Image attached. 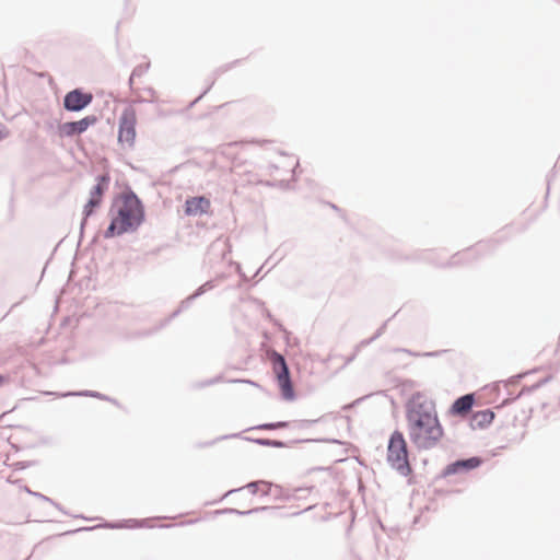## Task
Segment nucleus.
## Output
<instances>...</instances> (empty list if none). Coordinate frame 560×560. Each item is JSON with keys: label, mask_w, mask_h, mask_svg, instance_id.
Masks as SVG:
<instances>
[{"label": "nucleus", "mask_w": 560, "mask_h": 560, "mask_svg": "<svg viewBox=\"0 0 560 560\" xmlns=\"http://www.w3.org/2000/svg\"><path fill=\"white\" fill-rule=\"evenodd\" d=\"M408 436L418 451L434 448L444 436L435 404L427 400L422 392H415L406 401Z\"/></svg>", "instance_id": "1"}, {"label": "nucleus", "mask_w": 560, "mask_h": 560, "mask_svg": "<svg viewBox=\"0 0 560 560\" xmlns=\"http://www.w3.org/2000/svg\"><path fill=\"white\" fill-rule=\"evenodd\" d=\"M109 215L110 222L103 233L107 240L136 232L145 221V209L138 195L127 186L114 198Z\"/></svg>", "instance_id": "2"}, {"label": "nucleus", "mask_w": 560, "mask_h": 560, "mask_svg": "<svg viewBox=\"0 0 560 560\" xmlns=\"http://www.w3.org/2000/svg\"><path fill=\"white\" fill-rule=\"evenodd\" d=\"M386 462L401 477L408 478L413 475L410 451L404 433L398 429L394 430L388 438Z\"/></svg>", "instance_id": "3"}, {"label": "nucleus", "mask_w": 560, "mask_h": 560, "mask_svg": "<svg viewBox=\"0 0 560 560\" xmlns=\"http://www.w3.org/2000/svg\"><path fill=\"white\" fill-rule=\"evenodd\" d=\"M95 184L92 186L89 192V199L85 202L82 211V220L80 223V242L84 235V229L88 223V219L94 215L97 209L103 203L105 192L109 188L110 176L108 173L98 174L95 177Z\"/></svg>", "instance_id": "4"}, {"label": "nucleus", "mask_w": 560, "mask_h": 560, "mask_svg": "<svg viewBox=\"0 0 560 560\" xmlns=\"http://www.w3.org/2000/svg\"><path fill=\"white\" fill-rule=\"evenodd\" d=\"M271 364L281 398L285 401L295 400L296 392L293 387L291 371L284 355L278 351H273Z\"/></svg>", "instance_id": "5"}, {"label": "nucleus", "mask_w": 560, "mask_h": 560, "mask_svg": "<svg viewBox=\"0 0 560 560\" xmlns=\"http://www.w3.org/2000/svg\"><path fill=\"white\" fill-rule=\"evenodd\" d=\"M501 243L499 238H490L487 241H479L475 245L465 248L464 250L454 254L445 266L454 267L462 264H468L477 259L478 256L493 252Z\"/></svg>", "instance_id": "6"}, {"label": "nucleus", "mask_w": 560, "mask_h": 560, "mask_svg": "<svg viewBox=\"0 0 560 560\" xmlns=\"http://www.w3.org/2000/svg\"><path fill=\"white\" fill-rule=\"evenodd\" d=\"M136 125L137 117L136 110L128 106L126 107L118 121V141L127 143L129 147H133L136 140Z\"/></svg>", "instance_id": "7"}, {"label": "nucleus", "mask_w": 560, "mask_h": 560, "mask_svg": "<svg viewBox=\"0 0 560 560\" xmlns=\"http://www.w3.org/2000/svg\"><path fill=\"white\" fill-rule=\"evenodd\" d=\"M485 463V458L478 455H474L466 458H457L451 463H448L438 476V478H446L454 475H464L468 474L479 467H481Z\"/></svg>", "instance_id": "8"}, {"label": "nucleus", "mask_w": 560, "mask_h": 560, "mask_svg": "<svg viewBox=\"0 0 560 560\" xmlns=\"http://www.w3.org/2000/svg\"><path fill=\"white\" fill-rule=\"evenodd\" d=\"M149 522H150L149 518H142V520L128 518V520H120V521H113V522L106 521V522L95 525V526H86V527H80V528H75V529H69V530H66L65 533L60 534V536H70V535L77 534L79 532H89V530H93L96 528H109V529L130 528V529H135V528H140V527H151V525H149Z\"/></svg>", "instance_id": "9"}, {"label": "nucleus", "mask_w": 560, "mask_h": 560, "mask_svg": "<svg viewBox=\"0 0 560 560\" xmlns=\"http://www.w3.org/2000/svg\"><path fill=\"white\" fill-rule=\"evenodd\" d=\"M93 102V94L83 88H75L67 92L62 100L63 109L69 113H80Z\"/></svg>", "instance_id": "10"}, {"label": "nucleus", "mask_w": 560, "mask_h": 560, "mask_svg": "<svg viewBox=\"0 0 560 560\" xmlns=\"http://www.w3.org/2000/svg\"><path fill=\"white\" fill-rule=\"evenodd\" d=\"M98 117L96 115H88L79 120L61 122L57 126V135L62 138H73L84 133L90 127L96 125Z\"/></svg>", "instance_id": "11"}, {"label": "nucleus", "mask_w": 560, "mask_h": 560, "mask_svg": "<svg viewBox=\"0 0 560 560\" xmlns=\"http://www.w3.org/2000/svg\"><path fill=\"white\" fill-rule=\"evenodd\" d=\"M211 207L210 200L205 196H194L186 199L184 213L188 217H196L208 213Z\"/></svg>", "instance_id": "12"}, {"label": "nucleus", "mask_w": 560, "mask_h": 560, "mask_svg": "<svg viewBox=\"0 0 560 560\" xmlns=\"http://www.w3.org/2000/svg\"><path fill=\"white\" fill-rule=\"evenodd\" d=\"M476 402L474 393H468L457 397L450 406L447 415L453 417H462L469 412Z\"/></svg>", "instance_id": "13"}, {"label": "nucleus", "mask_w": 560, "mask_h": 560, "mask_svg": "<svg viewBox=\"0 0 560 560\" xmlns=\"http://www.w3.org/2000/svg\"><path fill=\"white\" fill-rule=\"evenodd\" d=\"M551 380V376L548 375L541 380H539L538 382H536L535 384L530 385V386H524L520 393L515 396H511V393L509 392L508 389V384L504 383V389L506 392V397L502 399V401L495 406L497 409H501L510 404H512L513 401L517 400L520 397H522L524 394H529V393H533L535 392L536 389L540 388L541 386H544L545 384H547L549 381Z\"/></svg>", "instance_id": "14"}, {"label": "nucleus", "mask_w": 560, "mask_h": 560, "mask_svg": "<svg viewBox=\"0 0 560 560\" xmlns=\"http://www.w3.org/2000/svg\"><path fill=\"white\" fill-rule=\"evenodd\" d=\"M495 418V413L492 409L478 410L471 413L469 419V425L472 430L488 428Z\"/></svg>", "instance_id": "15"}, {"label": "nucleus", "mask_w": 560, "mask_h": 560, "mask_svg": "<svg viewBox=\"0 0 560 560\" xmlns=\"http://www.w3.org/2000/svg\"><path fill=\"white\" fill-rule=\"evenodd\" d=\"M224 278H225V276L222 273V275L217 276L213 279L207 280L205 283L199 285L191 294H189L188 296L185 298V304L183 305V307L191 306L192 303L197 299H199L200 296H202L207 292H209V291L213 290L214 288H217L219 282L222 281Z\"/></svg>", "instance_id": "16"}, {"label": "nucleus", "mask_w": 560, "mask_h": 560, "mask_svg": "<svg viewBox=\"0 0 560 560\" xmlns=\"http://www.w3.org/2000/svg\"><path fill=\"white\" fill-rule=\"evenodd\" d=\"M60 397H92L97 398L100 400L109 401L116 406H119V402L117 399L109 397L103 393L91 390V389H83V390H73V392H66L59 394Z\"/></svg>", "instance_id": "17"}, {"label": "nucleus", "mask_w": 560, "mask_h": 560, "mask_svg": "<svg viewBox=\"0 0 560 560\" xmlns=\"http://www.w3.org/2000/svg\"><path fill=\"white\" fill-rule=\"evenodd\" d=\"M244 440L255 443L260 446H267V447H276V448H285L291 447L292 445H295L296 443H292V440L289 442H284L281 440H273L268 438H249L245 436Z\"/></svg>", "instance_id": "18"}, {"label": "nucleus", "mask_w": 560, "mask_h": 560, "mask_svg": "<svg viewBox=\"0 0 560 560\" xmlns=\"http://www.w3.org/2000/svg\"><path fill=\"white\" fill-rule=\"evenodd\" d=\"M184 304H185V299L179 302L178 307L175 311H173V313L170 315V317L167 319H165L164 322H162L160 326H158L153 329H150V330L141 331L138 334V336L148 337V336H151L152 334L156 332L160 328H162L164 325H166L171 319L177 317L180 313L187 311L190 307V306L183 307Z\"/></svg>", "instance_id": "19"}, {"label": "nucleus", "mask_w": 560, "mask_h": 560, "mask_svg": "<svg viewBox=\"0 0 560 560\" xmlns=\"http://www.w3.org/2000/svg\"><path fill=\"white\" fill-rule=\"evenodd\" d=\"M291 427V421H276V422H264L244 430V432L257 430V431H272L279 429H287Z\"/></svg>", "instance_id": "20"}, {"label": "nucleus", "mask_w": 560, "mask_h": 560, "mask_svg": "<svg viewBox=\"0 0 560 560\" xmlns=\"http://www.w3.org/2000/svg\"><path fill=\"white\" fill-rule=\"evenodd\" d=\"M262 481L264 480H256V481H250L248 482L245 487H240V488H236V489H231L229 490L228 492H225L223 494V497L221 499H224L226 498L228 495L234 493V492H238L243 489H248V491L252 493V494H256L258 492V489H259V486L262 485Z\"/></svg>", "instance_id": "21"}, {"label": "nucleus", "mask_w": 560, "mask_h": 560, "mask_svg": "<svg viewBox=\"0 0 560 560\" xmlns=\"http://www.w3.org/2000/svg\"><path fill=\"white\" fill-rule=\"evenodd\" d=\"M292 443H332L343 444L342 441L335 438H317V439H296L292 440Z\"/></svg>", "instance_id": "22"}, {"label": "nucleus", "mask_w": 560, "mask_h": 560, "mask_svg": "<svg viewBox=\"0 0 560 560\" xmlns=\"http://www.w3.org/2000/svg\"><path fill=\"white\" fill-rule=\"evenodd\" d=\"M261 185L267 187H277L282 190H289L292 189L293 186L291 185V180L288 179H280V180H262L260 182Z\"/></svg>", "instance_id": "23"}, {"label": "nucleus", "mask_w": 560, "mask_h": 560, "mask_svg": "<svg viewBox=\"0 0 560 560\" xmlns=\"http://www.w3.org/2000/svg\"><path fill=\"white\" fill-rule=\"evenodd\" d=\"M323 419H324V417H319L317 419L294 420V421H291V425H293L296 429H306V428L314 425L315 423H319L320 421H323Z\"/></svg>", "instance_id": "24"}, {"label": "nucleus", "mask_w": 560, "mask_h": 560, "mask_svg": "<svg viewBox=\"0 0 560 560\" xmlns=\"http://www.w3.org/2000/svg\"><path fill=\"white\" fill-rule=\"evenodd\" d=\"M241 61H242V59H235L229 63L218 67L212 73L213 78H215V79L219 78L221 74L228 72L229 70H231L234 67H236L237 65H240Z\"/></svg>", "instance_id": "25"}, {"label": "nucleus", "mask_w": 560, "mask_h": 560, "mask_svg": "<svg viewBox=\"0 0 560 560\" xmlns=\"http://www.w3.org/2000/svg\"><path fill=\"white\" fill-rule=\"evenodd\" d=\"M50 504L52 506H55L58 511H60L62 514L72 516L73 518H81V520H85V521H92L93 520V518H89V517L84 516L83 514H70L60 503H58L54 499H52V502Z\"/></svg>", "instance_id": "26"}, {"label": "nucleus", "mask_w": 560, "mask_h": 560, "mask_svg": "<svg viewBox=\"0 0 560 560\" xmlns=\"http://www.w3.org/2000/svg\"><path fill=\"white\" fill-rule=\"evenodd\" d=\"M237 438H242V432H240V433H232V434H225V435L217 438L215 440H212V441H209V442H206V443H200V444H198V446L199 447L211 446L214 443H217L218 441L228 440V439H237Z\"/></svg>", "instance_id": "27"}, {"label": "nucleus", "mask_w": 560, "mask_h": 560, "mask_svg": "<svg viewBox=\"0 0 560 560\" xmlns=\"http://www.w3.org/2000/svg\"><path fill=\"white\" fill-rule=\"evenodd\" d=\"M149 68H150V62L137 65L132 69V77H137V78L142 77L149 70Z\"/></svg>", "instance_id": "28"}, {"label": "nucleus", "mask_w": 560, "mask_h": 560, "mask_svg": "<svg viewBox=\"0 0 560 560\" xmlns=\"http://www.w3.org/2000/svg\"><path fill=\"white\" fill-rule=\"evenodd\" d=\"M222 381V375H217L212 378H209V380H206V381H202L200 383H198L195 387L196 388H203V387H207V386H211V385H214L219 382Z\"/></svg>", "instance_id": "29"}, {"label": "nucleus", "mask_w": 560, "mask_h": 560, "mask_svg": "<svg viewBox=\"0 0 560 560\" xmlns=\"http://www.w3.org/2000/svg\"><path fill=\"white\" fill-rule=\"evenodd\" d=\"M372 394H369V395H364L360 398H357L354 399L353 401L349 402V404H346L342 406V410L345 411H348V410H351L352 408L359 406L363 400L368 399L369 397H371Z\"/></svg>", "instance_id": "30"}, {"label": "nucleus", "mask_w": 560, "mask_h": 560, "mask_svg": "<svg viewBox=\"0 0 560 560\" xmlns=\"http://www.w3.org/2000/svg\"><path fill=\"white\" fill-rule=\"evenodd\" d=\"M36 464H37L36 460H20V462L14 463L13 466L16 470H23V469L32 467Z\"/></svg>", "instance_id": "31"}, {"label": "nucleus", "mask_w": 560, "mask_h": 560, "mask_svg": "<svg viewBox=\"0 0 560 560\" xmlns=\"http://www.w3.org/2000/svg\"><path fill=\"white\" fill-rule=\"evenodd\" d=\"M219 514H235L238 516H246L245 511H241L234 508H225L223 510L218 511Z\"/></svg>", "instance_id": "32"}, {"label": "nucleus", "mask_w": 560, "mask_h": 560, "mask_svg": "<svg viewBox=\"0 0 560 560\" xmlns=\"http://www.w3.org/2000/svg\"><path fill=\"white\" fill-rule=\"evenodd\" d=\"M393 352H404V353H407L411 357H416V358H422V353L423 352H417V351H412L410 349H406V348H393L392 349Z\"/></svg>", "instance_id": "33"}, {"label": "nucleus", "mask_w": 560, "mask_h": 560, "mask_svg": "<svg viewBox=\"0 0 560 560\" xmlns=\"http://www.w3.org/2000/svg\"><path fill=\"white\" fill-rule=\"evenodd\" d=\"M229 382L230 383H244V384L252 385V386L262 389L261 385H259L257 382L249 380V378H235V380H230Z\"/></svg>", "instance_id": "34"}, {"label": "nucleus", "mask_w": 560, "mask_h": 560, "mask_svg": "<svg viewBox=\"0 0 560 560\" xmlns=\"http://www.w3.org/2000/svg\"><path fill=\"white\" fill-rule=\"evenodd\" d=\"M450 350L447 349H443V350H435V351H428V352H423L421 355L422 358H439L441 357L442 354L448 352Z\"/></svg>", "instance_id": "35"}, {"label": "nucleus", "mask_w": 560, "mask_h": 560, "mask_svg": "<svg viewBox=\"0 0 560 560\" xmlns=\"http://www.w3.org/2000/svg\"><path fill=\"white\" fill-rule=\"evenodd\" d=\"M276 509L275 506H257V508H253V509H249V510H246L245 513L246 515H253V514H257L259 512H264V511H269V510H273Z\"/></svg>", "instance_id": "36"}, {"label": "nucleus", "mask_w": 560, "mask_h": 560, "mask_svg": "<svg viewBox=\"0 0 560 560\" xmlns=\"http://www.w3.org/2000/svg\"><path fill=\"white\" fill-rule=\"evenodd\" d=\"M372 342H374V338L370 337V338H366V339H363L361 340L355 347V352H360V350L364 347H368L369 345H371Z\"/></svg>", "instance_id": "37"}, {"label": "nucleus", "mask_w": 560, "mask_h": 560, "mask_svg": "<svg viewBox=\"0 0 560 560\" xmlns=\"http://www.w3.org/2000/svg\"><path fill=\"white\" fill-rule=\"evenodd\" d=\"M262 486H265V489H262L261 491V495L262 497H267V495H270L271 494V488H272V483L269 482V481H262Z\"/></svg>", "instance_id": "38"}, {"label": "nucleus", "mask_w": 560, "mask_h": 560, "mask_svg": "<svg viewBox=\"0 0 560 560\" xmlns=\"http://www.w3.org/2000/svg\"><path fill=\"white\" fill-rule=\"evenodd\" d=\"M386 325H387V322H385L381 327H378L376 329V331L373 334V336H371L372 338H374V341L376 339H378L384 334Z\"/></svg>", "instance_id": "39"}, {"label": "nucleus", "mask_w": 560, "mask_h": 560, "mask_svg": "<svg viewBox=\"0 0 560 560\" xmlns=\"http://www.w3.org/2000/svg\"><path fill=\"white\" fill-rule=\"evenodd\" d=\"M300 168V162L296 161L295 165L292 168V177H291V185L298 180V170Z\"/></svg>", "instance_id": "40"}, {"label": "nucleus", "mask_w": 560, "mask_h": 560, "mask_svg": "<svg viewBox=\"0 0 560 560\" xmlns=\"http://www.w3.org/2000/svg\"><path fill=\"white\" fill-rule=\"evenodd\" d=\"M32 495L37 498V499H39V500H42V501L48 502V503L52 502L51 498H49V497H47V495H45V494H43L40 492H37V491L35 493H32Z\"/></svg>", "instance_id": "41"}, {"label": "nucleus", "mask_w": 560, "mask_h": 560, "mask_svg": "<svg viewBox=\"0 0 560 560\" xmlns=\"http://www.w3.org/2000/svg\"><path fill=\"white\" fill-rule=\"evenodd\" d=\"M359 352H355V349H353V352L351 355H349L348 358H346L345 360V363L342 364L341 369H343L345 366H347L348 364H350L352 361L355 360L357 355H358Z\"/></svg>", "instance_id": "42"}, {"label": "nucleus", "mask_w": 560, "mask_h": 560, "mask_svg": "<svg viewBox=\"0 0 560 560\" xmlns=\"http://www.w3.org/2000/svg\"><path fill=\"white\" fill-rule=\"evenodd\" d=\"M264 314H265L266 318H268V319L273 322V325L278 326L281 330L283 329V326L281 325V323H279L278 320L273 319L271 313L268 310H266Z\"/></svg>", "instance_id": "43"}, {"label": "nucleus", "mask_w": 560, "mask_h": 560, "mask_svg": "<svg viewBox=\"0 0 560 560\" xmlns=\"http://www.w3.org/2000/svg\"><path fill=\"white\" fill-rule=\"evenodd\" d=\"M8 136H9L8 128L3 124L0 122V141L5 139Z\"/></svg>", "instance_id": "44"}, {"label": "nucleus", "mask_w": 560, "mask_h": 560, "mask_svg": "<svg viewBox=\"0 0 560 560\" xmlns=\"http://www.w3.org/2000/svg\"><path fill=\"white\" fill-rule=\"evenodd\" d=\"M525 374L521 373V374H517V375H514L512 376L511 378H509V383L513 384V385H516L520 383V381L524 377Z\"/></svg>", "instance_id": "45"}, {"label": "nucleus", "mask_w": 560, "mask_h": 560, "mask_svg": "<svg viewBox=\"0 0 560 560\" xmlns=\"http://www.w3.org/2000/svg\"><path fill=\"white\" fill-rule=\"evenodd\" d=\"M215 78H212L208 84H206V89L200 93L202 96H205L214 85Z\"/></svg>", "instance_id": "46"}, {"label": "nucleus", "mask_w": 560, "mask_h": 560, "mask_svg": "<svg viewBox=\"0 0 560 560\" xmlns=\"http://www.w3.org/2000/svg\"><path fill=\"white\" fill-rule=\"evenodd\" d=\"M237 270H238V275H240V278H241V281L242 282H248L249 281V278L242 271L241 269V266L238 265L237 267Z\"/></svg>", "instance_id": "47"}, {"label": "nucleus", "mask_w": 560, "mask_h": 560, "mask_svg": "<svg viewBox=\"0 0 560 560\" xmlns=\"http://www.w3.org/2000/svg\"><path fill=\"white\" fill-rule=\"evenodd\" d=\"M203 98V96L201 94H199L194 101H191L189 104H188V108H192L197 103H199L201 100Z\"/></svg>", "instance_id": "48"}, {"label": "nucleus", "mask_w": 560, "mask_h": 560, "mask_svg": "<svg viewBox=\"0 0 560 560\" xmlns=\"http://www.w3.org/2000/svg\"><path fill=\"white\" fill-rule=\"evenodd\" d=\"M416 384L417 383L413 380H405L404 383H402V385L407 386V387H413V386H416Z\"/></svg>", "instance_id": "49"}, {"label": "nucleus", "mask_w": 560, "mask_h": 560, "mask_svg": "<svg viewBox=\"0 0 560 560\" xmlns=\"http://www.w3.org/2000/svg\"><path fill=\"white\" fill-rule=\"evenodd\" d=\"M9 381V376L0 373V386Z\"/></svg>", "instance_id": "50"}, {"label": "nucleus", "mask_w": 560, "mask_h": 560, "mask_svg": "<svg viewBox=\"0 0 560 560\" xmlns=\"http://www.w3.org/2000/svg\"><path fill=\"white\" fill-rule=\"evenodd\" d=\"M327 205H328L332 210H335V211H337V212H341V209H340L337 205H335V203H332V202H327Z\"/></svg>", "instance_id": "51"}, {"label": "nucleus", "mask_w": 560, "mask_h": 560, "mask_svg": "<svg viewBox=\"0 0 560 560\" xmlns=\"http://www.w3.org/2000/svg\"><path fill=\"white\" fill-rule=\"evenodd\" d=\"M136 77H132V73L130 74L129 77V80H128V85L129 88L132 90L133 89V80H135Z\"/></svg>", "instance_id": "52"}, {"label": "nucleus", "mask_w": 560, "mask_h": 560, "mask_svg": "<svg viewBox=\"0 0 560 560\" xmlns=\"http://www.w3.org/2000/svg\"><path fill=\"white\" fill-rule=\"evenodd\" d=\"M23 490H24L26 493L31 494V495H32V493H35V492H36V491L31 490L27 486H24V487H23Z\"/></svg>", "instance_id": "53"}, {"label": "nucleus", "mask_w": 560, "mask_h": 560, "mask_svg": "<svg viewBox=\"0 0 560 560\" xmlns=\"http://www.w3.org/2000/svg\"><path fill=\"white\" fill-rule=\"evenodd\" d=\"M268 168H269L270 171H277V170H278V165H276V164H270V165L268 166Z\"/></svg>", "instance_id": "54"}, {"label": "nucleus", "mask_w": 560, "mask_h": 560, "mask_svg": "<svg viewBox=\"0 0 560 560\" xmlns=\"http://www.w3.org/2000/svg\"><path fill=\"white\" fill-rule=\"evenodd\" d=\"M492 387L498 389V393H500V384L499 383L493 384Z\"/></svg>", "instance_id": "55"}, {"label": "nucleus", "mask_w": 560, "mask_h": 560, "mask_svg": "<svg viewBox=\"0 0 560 560\" xmlns=\"http://www.w3.org/2000/svg\"><path fill=\"white\" fill-rule=\"evenodd\" d=\"M262 268H264V266H261L260 268H258V269H257V271L255 272L254 277H257V276L260 273V271L262 270Z\"/></svg>", "instance_id": "56"}, {"label": "nucleus", "mask_w": 560, "mask_h": 560, "mask_svg": "<svg viewBox=\"0 0 560 560\" xmlns=\"http://www.w3.org/2000/svg\"><path fill=\"white\" fill-rule=\"evenodd\" d=\"M549 189H550V180L548 179V184H547V195L549 194Z\"/></svg>", "instance_id": "57"}, {"label": "nucleus", "mask_w": 560, "mask_h": 560, "mask_svg": "<svg viewBox=\"0 0 560 560\" xmlns=\"http://www.w3.org/2000/svg\"><path fill=\"white\" fill-rule=\"evenodd\" d=\"M149 92L153 95L154 94V90L152 88L149 89Z\"/></svg>", "instance_id": "58"}, {"label": "nucleus", "mask_w": 560, "mask_h": 560, "mask_svg": "<svg viewBox=\"0 0 560 560\" xmlns=\"http://www.w3.org/2000/svg\"><path fill=\"white\" fill-rule=\"evenodd\" d=\"M161 527L170 528L171 525H161Z\"/></svg>", "instance_id": "59"}, {"label": "nucleus", "mask_w": 560, "mask_h": 560, "mask_svg": "<svg viewBox=\"0 0 560 560\" xmlns=\"http://www.w3.org/2000/svg\"><path fill=\"white\" fill-rule=\"evenodd\" d=\"M256 143H262V141H259V140H256L255 141ZM264 142H267L266 140H264Z\"/></svg>", "instance_id": "60"}, {"label": "nucleus", "mask_w": 560, "mask_h": 560, "mask_svg": "<svg viewBox=\"0 0 560 560\" xmlns=\"http://www.w3.org/2000/svg\"><path fill=\"white\" fill-rule=\"evenodd\" d=\"M96 238H97V235H94L92 238V242H95Z\"/></svg>", "instance_id": "61"}, {"label": "nucleus", "mask_w": 560, "mask_h": 560, "mask_svg": "<svg viewBox=\"0 0 560 560\" xmlns=\"http://www.w3.org/2000/svg\"><path fill=\"white\" fill-rule=\"evenodd\" d=\"M96 238H97V235H94L92 238V242H95Z\"/></svg>", "instance_id": "62"}, {"label": "nucleus", "mask_w": 560, "mask_h": 560, "mask_svg": "<svg viewBox=\"0 0 560 560\" xmlns=\"http://www.w3.org/2000/svg\"><path fill=\"white\" fill-rule=\"evenodd\" d=\"M96 238H97V235H94L92 238V242H95Z\"/></svg>", "instance_id": "63"}]
</instances>
